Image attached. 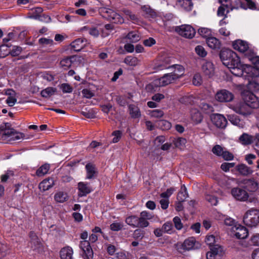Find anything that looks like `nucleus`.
Returning a JSON list of instances; mask_svg holds the SVG:
<instances>
[{"mask_svg":"<svg viewBox=\"0 0 259 259\" xmlns=\"http://www.w3.org/2000/svg\"><path fill=\"white\" fill-rule=\"evenodd\" d=\"M123 225L120 223H113L110 225V229L113 231H118L122 229Z\"/></svg>","mask_w":259,"mask_h":259,"instance_id":"obj_63","label":"nucleus"},{"mask_svg":"<svg viewBox=\"0 0 259 259\" xmlns=\"http://www.w3.org/2000/svg\"><path fill=\"white\" fill-rule=\"evenodd\" d=\"M57 90L56 88L53 87H48L41 92V95L44 98H49L55 94Z\"/></svg>","mask_w":259,"mask_h":259,"instance_id":"obj_37","label":"nucleus"},{"mask_svg":"<svg viewBox=\"0 0 259 259\" xmlns=\"http://www.w3.org/2000/svg\"><path fill=\"white\" fill-rule=\"evenodd\" d=\"M83 251V258L84 259H93L94 256L93 251L91 248V247H89L88 249H87Z\"/></svg>","mask_w":259,"mask_h":259,"instance_id":"obj_53","label":"nucleus"},{"mask_svg":"<svg viewBox=\"0 0 259 259\" xmlns=\"http://www.w3.org/2000/svg\"><path fill=\"white\" fill-rule=\"evenodd\" d=\"M50 169V165L48 163H46L41 165L39 168H38L36 171V176L38 177H41L48 173Z\"/></svg>","mask_w":259,"mask_h":259,"instance_id":"obj_39","label":"nucleus"},{"mask_svg":"<svg viewBox=\"0 0 259 259\" xmlns=\"http://www.w3.org/2000/svg\"><path fill=\"white\" fill-rule=\"evenodd\" d=\"M170 61L171 60L169 57H163L161 58L159 60V61L155 64L154 68L157 70L169 68L170 67L169 64L170 63Z\"/></svg>","mask_w":259,"mask_h":259,"instance_id":"obj_16","label":"nucleus"},{"mask_svg":"<svg viewBox=\"0 0 259 259\" xmlns=\"http://www.w3.org/2000/svg\"><path fill=\"white\" fill-rule=\"evenodd\" d=\"M82 32L86 31L91 35L94 37H98L99 35V30L95 27H89L88 26H84L81 29Z\"/></svg>","mask_w":259,"mask_h":259,"instance_id":"obj_35","label":"nucleus"},{"mask_svg":"<svg viewBox=\"0 0 259 259\" xmlns=\"http://www.w3.org/2000/svg\"><path fill=\"white\" fill-rule=\"evenodd\" d=\"M236 170L239 173L244 176H247L252 174V170L245 164H240L236 166Z\"/></svg>","mask_w":259,"mask_h":259,"instance_id":"obj_28","label":"nucleus"},{"mask_svg":"<svg viewBox=\"0 0 259 259\" xmlns=\"http://www.w3.org/2000/svg\"><path fill=\"white\" fill-rule=\"evenodd\" d=\"M211 120L217 127L219 128H225L227 124L226 118L220 114H213L211 116Z\"/></svg>","mask_w":259,"mask_h":259,"instance_id":"obj_12","label":"nucleus"},{"mask_svg":"<svg viewBox=\"0 0 259 259\" xmlns=\"http://www.w3.org/2000/svg\"><path fill=\"white\" fill-rule=\"evenodd\" d=\"M242 97L244 102L248 104L251 108H257L259 107V101L256 96L252 93L245 91L242 93Z\"/></svg>","mask_w":259,"mask_h":259,"instance_id":"obj_7","label":"nucleus"},{"mask_svg":"<svg viewBox=\"0 0 259 259\" xmlns=\"http://www.w3.org/2000/svg\"><path fill=\"white\" fill-rule=\"evenodd\" d=\"M191 117L195 123H199L202 120V116L200 112L196 109L191 110Z\"/></svg>","mask_w":259,"mask_h":259,"instance_id":"obj_31","label":"nucleus"},{"mask_svg":"<svg viewBox=\"0 0 259 259\" xmlns=\"http://www.w3.org/2000/svg\"><path fill=\"white\" fill-rule=\"evenodd\" d=\"M245 159L249 165L253 164V161L256 160V156L253 154H248L245 155Z\"/></svg>","mask_w":259,"mask_h":259,"instance_id":"obj_57","label":"nucleus"},{"mask_svg":"<svg viewBox=\"0 0 259 259\" xmlns=\"http://www.w3.org/2000/svg\"><path fill=\"white\" fill-rule=\"evenodd\" d=\"M252 109L253 108H251L248 104L244 102L239 104L235 107V111L237 113L245 115L250 114Z\"/></svg>","mask_w":259,"mask_h":259,"instance_id":"obj_17","label":"nucleus"},{"mask_svg":"<svg viewBox=\"0 0 259 259\" xmlns=\"http://www.w3.org/2000/svg\"><path fill=\"white\" fill-rule=\"evenodd\" d=\"M195 50L196 54L201 57H204L207 55L206 51L201 46H197Z\"/></svg>","mask_w":259,"mask_h":259,"instance_id":"obj_52","label":"nucleus"},{"mask_svg":"<svg viewBox=\"0 0 259 259\" xmlns=\"http://www.w3.org/2000/svg\"><path fill=\"white\" fill-rule=\"evenodd\" d=\"M173 222L175 224V228L178 230H181L183 228V225L181 222V219L178 217H175L173 219Z\"/></svg>","mask_w":259,"mask_h":259,"instance_id":"obj_56","label":"nucleus"},{"mask_svg":"<svg viewBox=\"0 0 259 259\" xmlns=\"http://www.w3.org/2000/svg\"><path fill=\"white\" fill-rule=\"evenodd\" d=\"M231 73L235 76H240L243 75V70L244 69V65L240 61L238 63L236 64L232 68H230Z\"/></svg>","mask_w":259,"mask_h":259,"instance_id":"obj_23","label":"nucleus"},{"mask_svg":"<svg viewBox=\"0 0 259 259\" xmlns=\"http://www.w3.org/2000/svg\"><path fill=\"white\" fill-rule=\"evenodd\" d=\"M243 183L245 185L246 188L249 191L254 192L258 189L257 183L253 180H244Z\"/></svg>","mask_w":259,"mask_h":259,"instance_id":"obj_26","label":"nucleus"},{"mask_svg":"<svg viewBox=\"0 0 259 259\" xmlns=\"http://www.w3.org/2000/svg\"><path fill=\"white\" fill-rule=\"evenodd\" d=\"M22 48L20 47L14 46L12 49L8 53L13 57L18 56L22 52Z\"/></svg>","mask_w":259,"mask_h":259,"instance_id":"obj_55","label":"nucleus"},{"mask_svg":"<svg viewBox=\"0 0 259 259\" xmlns=\"http://www.w3.org/2000/svg\"><path fill=\"white\" fill-rule=\"evenodd\" d=\"M187 196L188 195L186 192V188L184 186V189L181 188V190L178 193L177 199L180 202H183Z\"/></svg>","mask_w":259,"mask_h":259,"instance_id":"obj_46","label":"nucleus"},{"mask_svg":"<svg viewBox=\"0 0 259 259\" xmlns=\"http://www.w3.org/2000/svg\"><path fill=\"white\" fill-rule=\"evenodd\" d=\"M86 41L85 39L79 38L72 42L70 46L74 51L79 52L85 46Z\"/></svg>","mask_w":259,"mask_h":259,"instance_id":"obj_21","label":"nucleus"},{"mask_svg":"<svg viewBox=\"0 0 259 259\" xmlns=\"http://www.w3.org/2000/svg\"><path fill=\"white\" fill-rule=\"evenodd\" d=\"M253 137L247 134H243L239 138L240 142L244 145L250 144L253 142Z\"/></svg>","mask_w":259,"mask_h":259,"instance_id":"obj_33","label":"nucleus"},{"mask_svg":"<svg viewBox=\"0 0 259 259\" xmlns=\"http://www.w3.org/2000/svg\"><path fill=\"white\" fill-rule=\"evenodd\" d=\"M216 241L215 236L213 235H207L206 237L205 242L210 246V247H211L215 245Z\"/></svg>","mask_w":259,"mask_h":259,"instance_id":"obj_49","label":"nucleus"},{"mask_svg":"<svg viewBox=\"0 0 259 259\" xmlns=\"http://www.w3.org/2000/svg\"><path fill=\"white\" fill-rule=\"evenodd\" d=\"M215 98L220 102H228L233 100L234 95L228 90H221L216 93Z\"/></svg>","mask_w":259,"mask_h":259,"instance_id":"obj_8","label":"nucleus"},{"mask_svg":"<svg viewBox=\"0 0 259 259\" xmlns=\"http://www.w3.org/2000/svg\"><path fill=\"white\" fill-rule=\"evenodd\" d=\"M68 196L66 193L63 192H59L55 194L54 196L55 200L59 203H63L67 201Z\"/></svg>","mask_w":259,"mask_h":259,"instance_id":"obj_34","label":"nucleus"},{"mask_svg":"<svg viewBox=\"0 0 259 259\" xmlns=\"http://www.w3.org/2000/svg\"><path fill=\"white\" fill-rule=\"evenodd\" d=\"M229 12L227 5L222 4L218 10L217 14L219 16L226 17V15Z\"/></svg>","mask_w":259,"mask_h":259,"instance_id":"obj_42","label":"nucleus"},{"mask_svg":"<svg viewBox=\"0 0 259 259\" xmlns=\"http://www.w3.org/2000/svg\"><path fill=\"white\" fill-rule=\"evenodd\" d=\"M232 231L234 233V235L238 239L246 238L248 234L247 229L241 225H235L232 228Z\"/></svg>","mask_w":259,"mask_h":259,"instance_id":"obj_14","label":"nucleus"},{"mask_svg":"<svg viewBox=\"0 0 259 259\" xmlns=\"http://www.w3.org/2000/svg\"><path fill=\"white\" fill-rule=\"evenodd\" d=\"M74 58V56H70L62 59L60 62L61 67L65 70L69 68L73 62L72 59Z\"/></svg>","mask_w":259,"mask_h":259,"instance_id":"obj_30","label":"nucleus"},{"mask_svg":"<svg viewBox=\"0 0 259 259\" xmlns=\"http://www.w3.org/2000/svg\"><path fill=\"white\" fill-rule=\"evenodd\" d=\"M2 127V139L7 143L12 144L15 141L22 139L24 136L23 134L17 132L14 128H10L9 123H5Z\"/></svg>","mask_w":259,"mask_h":259,"instance_id":"obj_1","label":"nucleus"},{"mask_svg":"<svg viewBox=\"0 0 259 259\" xmlns=\"http://www.w3.org/2000/svg\"><path fill=\"white\" fill-rule=\"evenodd\" d=\"M162 230L164 233L171 234L174 232L172 223L171 222H166L162 226Z\"/></svg>","mask_w":259,"mask_h":259,"instance_id":"obj_38","label":"nucleus"},{"mask_svg":"<svg viewBox=\"0 0 259 259\" xmlns=\"http://www.w3.org/2000/svg\"><path fill=\"white\" fill-rule=\"evenodd\" d=\"M137 227L140 228H145L148 226L149 223L146 219H144L142 217H138Z\"/></svg>","mask_w":259,"mask_h":259,"instance_id":"obj_51","label":"nucleus"},{"mask_svg":"<svg viewBox=\"0 0 259 259\" xmlns=\"http://www.w3.org/2000/svg\"><path fill=\"white\" fill-rule=\"evenodd\" d=\"M143 15L148 18H154L157 16L156 12L148 6L142 7Z\"/></svg>","mask_w":259,"mask_h":259,"instance_id":"obj_25","label":"nucleus"},{"mask_svg":"<svg viewBox=\"0 0 259 259\" xmlns=\"http://www.w3.org/2000/svg\"><path fill=\"white\" fill-rule=\"evenodd\" d=\"M233 48L240 52L245 53L247 51L249 47L246 41L237 40L233 42Z\"/></svg>","mask_w":259,"mask_h":259,"instance_id":"obj_20","label":"nucleus"},{"mask_svg":"<svg viewBox=\"0 0 259 259\" xmlns=\"http://www.w3.org/2000/svg\"><path fill=\"white\" fill-rule=\"evenodd\" d=\"M173 73H167L164 74L162 77L155 81V84L157 85L163 87L166 86L170 83H173L178 78Z\"/></svg>","mask_w":259,"mask_h":259,"instance_id":"obj_9","label":"nucleus"},{"mask_svg":"<svg viewBox=\"0 0 259 259\" xmlns=\"http://www.w3.org/2000/svg\"><path fill=\"white\" fill-rule=\"evenodd\" d=\"M30 239L29 243V246L33 250H38L41 246V243L36 234L31 231L29 233Z\"/></svg>","mask_w":259,"mask_h":259,"instance_id":"obj_15","label":"nucleus"},{"mask_svg":"<svg viewBox=\"0 0 259 259\" xmlns=\"http://www.w3.org/2000/svg\"><path fill=\"white\" fill-rule=\"evenodd\" d=\"M163 114V112L159 109L153 110L150 113V115L152 117L156 118L161 117Z\"/></svg>","mask_w":259,"mask_h":259,"instance_id":"obj_62","label":"nucleus"},{"mask_svg":"<svg viewBox=\"0 0 259 259\" xmlns=\"http://www.w3.org/2000/svg\"><path fill=\"white\" fill-rule=\"evenodd\" d=\"M100 13L103 17L112 23L122 24L124 22L122 17L111 9L103 8L100 10Z\"/></svg>","mask_w":259,"mask_h":259,"instance_id":"obj_5","label":"nucleus"},{"mask_svg":"<svg viewBox=\"0 0 259 259\" xmlns=\"http://www.w3.org/2000/svg\"><path fill=\"white\" fill-rule=\"evenodd\" d=\"M158 125L163 130H168L171 127V123L169 122L164 120L159 121Z\"/></svg>","mask_w":259,"mask_h":259,"instance_id":"obj_58","label":"nucleus"},{"mask_svg":"<svg viewBox=\"0 0 259 259\" xmlns=\"http://www.w3.org/2000/svg\"><path fill=\"white\" fill-rule=\"evenodd\" d=\"M224 151L223 148L219 145H215L212 149V153L218 156H221Z\"/></svg>","mask_w":259,"mask_h":259,"instance_id":"obj_48","label":"nucleus"},{"mask_svg":"<svg viewBox=\"0 0 259 259\" xmlns=\"http://www.w3.org/2000/svg\"><path fill=\"white\" fill-rule=\"evenodd\" d=\"M200 106L202 110L206 113L209 114L214 111L213 107L209 104L205 102H202Z\"/></svg>","mask_w":259,"mask_h":259,"instance_id":"obj_43","label":"nucleus"},{"mask_svg":"<svg viewBox=\"0 0 259 259\" xmlns=\"http://www.w3.org/2000/svg\"><path fill=\"white\" fill-rule=\"evenodd\" d=\"M219 56L223 64L228 68H232L240 61L237 55L231 50H222Z\"/></svg>","mask_w":259,"mask_h":259,"instance_id":"obj_2","label":"nucleus"},{"mask_svg":"<svg viewBox=\"0 0 259 259\" xmlns=\"http://www.w3.org/2000/svg\"><path fill=\"white\" fill-rule=\"evenodd\" d=\"M235 166V163L224 162L221 165V168L225 171L227 172L229 170L230 168Z\"/></svg>","mask_w":259,"mask_h":259,"instance_id":"obj_61","label":"nucleus"},{"mask_svg":"<svg viewBox=\"0 0 259 259\" xmlns=\"http://www.w3.org/2000/svg\"><path fill=\"white\" fill-rule=\"evenodd\" d=\"M199 247L200 244L196 242L195 238L192 237L185 239L183 242H179L176 244L177 250L180 253L197 249Z\"/></svg>","mask_w":259,"mask_h":259,"instance_id":"obj_4","label":"nucleus"},{"mask_svg":"<svg viewBox=\"0 0 259 259\" xmlns=\"http://www.w3.org/2000/svg\"><path fill=\"white\" fill-rule=\"evenodd\" d=\"M138 217L136 215L130 216L125 219V222L128 225L131 226L137 227L138 222Z\"/></svg>","mask_w":259,"mask_h":259,"instance_id":"obj_44","label":"nucleus"},{"mask_svg":"<svg viewBox=\"0 0 259 259\" xmlns=\"http://www.w3.org/2000/svg\"><path fill=\"white\" fill-rule=\"evenodd\" d=\"M172 67H174L175 70L172 73L179 79L184 74V68L182 66L177 64L173 65Z\"/></svg>","mask_w":259,"mask_h":259,"instance_id":"obj_40","label":"nucleus"},{"mask_svg":"<svg viewBox=\"0 0 259 259\" xmlns=\"http://www.w3.org/2000/svg\"><path fill=\"white\" fill-rule=\"evenodd\" d=\"M177 5L186 11H191L193 7L191 0H178Z\"/></svg>","mask_w":259,"mask_h":259,"instance_id":"obj_29","label":"nucleus"},{"mask_svg":"<svg viewBox=\"0 0 259 259\" xmlns=\"http://www.w3.org/2000/svg\"><path fill=\"white\" fill-rule=\"evenodd\" d=\"M231 194L235 199L241 201H245L248 198L247 192L245 190L239 187L232 188Z\"/></svg>","mask_w":259,"mask_h":259,"instance_id":"obj_11","label":"nucleus"},{"mask_svg":"<svg viewBox=\"0 0 259 259\" xmlns=\"http://www.w3.org/2000/svg\"><path fill=\"white\" fill-rule=\"evenodd\" d=\"M78 188L79 190L78 195L81 197L86 196L92 191V187L90 185L84 182H79L78 184Z\"/></svg>","mask_w":259,"mask_h":259,"instance_id":"obj_18","label":"nucleus"},{"mask_svg":"<svg viewBox=\"0 0 259 259\" xmlns=\"http://www.w3.org/2000/svg\"><path fill=\"white\" fill-rule=\"evenodd\" d=\"M54 185V181L52 178H49L43 180L39 185V188L45 191L51 188Z\"/></svg>","mask_w":259,"mask_h":259,"instance_id":"obj_24","label":"nucleus"},{"mask_svg":"<svg viewBox=\"0 0 259 259\" xmlns=\"http://www.w3.org/2000/svg\"><path fill=\"white\" fill-rule=\"evenodd\" d=\"M175 31L181 36L189 39L193 38L196 33L195 29L190 25L176 26Z\"/></svg>","mask_w":259,"mask_h":259,"instance_id":"obj_6","label":"nucleus"},{"mask_svg":"<svg viewBox=\"0 0 259 259\" xmlns=\"http://www.w3.org/2000/svg\"><path fill=\"white\" fill-rule=\"evenodd\" d=\"M85 169L87 170V179H93L97 177L98 171L95 165L92 163H88L85 165Z\"/></svg>","mask_w":259,"mask_h":259,"instance_id":"obj_19","label":"nucleus"},{"mask_svg":"<svg viewBox=\"0 0 259 259\" xmlns=\"http://www.w3.org/2000/svg\"><path fill=\"white\" fill-rule=\"evenodd\" d=\"M244 224L248 227H256L259 224V210L251 208L247 210L243 216Z\"/></svg>","mask_w":259,"mask_h":259,"instance_id":"obj_3","label":"nucleus"},{"mask_svg":"<svg viewBox=\"0 0 259 259\" xmlns=\"http://www.w3.org/2000/svg\"><path fill=\"white\" fill-rule=\"evenodd\" d=\"M202 82V80L200 74L198 73L195 74L193 77V84L195 85H200Z\"/></svg>","mask_w":259,"mask_h":259,"instance_id":"obj_54","label":"nucleus"},{"mask_svg":"<svg viewBox=\"0 0 259 259\" xmlns=\"http://www.w3.org/2000/svg\"><path fill=\"white\" fill-rule=\"evenodd\" d=\"M123 12L126 16L129 17L130 19L134 23H138L140 22V20L138 17L132 13L130 10L125 9L123 10Z\"/></svg>","mask_w":259,"mask_h":259,"instance_id":"obj_45","label":"nucleus"},{"mask_svg":"<svg viewBox=\"0 0 259 259\" xmlns=\"http://www.w3.org/2000/svg\"><path fill=\"white\" fill-rule=\"evenodd\" d=\"M201 68L204 75L207 77L211 78L214 75V68L211 62L205 61L202 64Z\"/></svg>","mask_w":259,"mask_h":259,"instance_id":"obj_13","label":"nucleus"},{"mask_svg":"<svg viewBox=\"0 0 259 259\" xmlns=\"http://www.w3.org/2000/svg\"><path fill=\"white\" fill-rule=\"evenodd\" d=\"M206 44L208 46L212 49L220 48L221 42L220 40L214 37H208L206 38Z\"/></svg>","mask_w":259,"mask_h":259,"instance_id":"obj_27","label":"nucleus"},{"mask_svg":"<svg viewBox=\"0 0 259 259\" xmlns=\"http://www.w3.org/2000/svg\"><path fill=\"white\" fill-rule=\"evenodd\" d=\"M126 38L129 39L131 42L135 43L140 39L139 33L136 31H131L126 36Z\"/></svg>","mask_w":259,"mask_h":259,"instance_id":"obj_36","label":"nucleus"},{"mask_svg":"<svg viewBox=\"0 0 259 259\" xmlns=\"http://www.w3.org/2000/svg\"><path fill=\"white\" fill-rule=\"evenodd\" d=\"M61 89L64 93H70L72 92V88L68 83H62Z\"/></svg>","mask_w":259,"mask_h":259,"instance_id":"obj_60","label":"nucleus"},{"mask_svg":"<svg viewBox=\"0 0 259 259\" xmlns=\"http://www.w3.org/2000/svg\"><path fill=\"white\" fill-rule=\"evenodd\" d=\"M198 33L203 37H208L211 34V31L207 28H199Z\"/></svg>","mask_w":259,"mask_h":259,"instance_id":"obj_50","label":"nucleus"},{"mask_svg":"<svg viewBox=\"0 0 259 259\" xmlns=\"http://www.w3.org/2000/svg\"><path fill=\"white\" fill-rule=\"evenodd\" d=\"M241 7L245 9H250L254 10L256 9V5L254 2L251 0H243L241 2Z\"/></svg>","mask_w":259,"mask_h":259,"instance_id":"obj_41","label":"nucleus"},{"mask_svg":"<svg viewBox=\"0 0 259 259\" xmlns=\"http://www.w3.org/2000/svg\"><path fill=\"white\" fill-rule=\"evenodd\" d=\"M73 251L71 247H65L60 251V256L61 259H73Z\"/></svg>","mask_w":259,"mask_h":259,"instance_id":"obj_22","label":"nucleus"},{"mask_svg":"<svg viewBox=\"0 0 259 259\" xmlns=\"http://www.w3.org/2000/svg\"><path fill=\"white\" fill-rule=\"evenodd\" d=\"M129 113L132 118H137L141 116V113L139 108L134 105L130 104L128 106Z\"/></svg>","mask_w":259,"mask_h":259,"instance_id":"obj_32","label":"nucleus"},{"mask_svg":"<svg viewBox=\"0 0 259 259\" xmlns=\"http://www.w3.org/2000/svg\"><path fill=\"white\" fill-rule=\"evenodd\" d=\"M224 253V248L220 245L215 244L210 248L206 253L207 259H215L217 256H222Z\"/></svg>","mask_w":259,"mask_h":259,"instance_id":"obj_10","label":"nucleus"},{"mask_svg":"<svg viewBox=\"0 0 259 259\" xmlns=\"http://www.w3.org/2000/svg\"><path fill=\"white\" fill-rule=\"evenodd\" d=\"M138 59L133 56H127L124 60V62L130 66H135L138 64Z\"/></svg>","mask_w":259,"mask_h":259,"instance_id":"obj_47","label":"nucleus"},{"mask_svg":"<svg viewBox=\"0 0 259 259\" xmlns=\"http://www.w3.org/2000/svg\"><path fill=\"white\" fill-rule=\"evenodd\" d=\"M225 160H231L233 159L234 156L232 153L231 152L224 150L222 156H221Z\"/></svg>","mask_w":259,"mask_h":259,"instance_id":"obj_64","label":"nucleus"},{"mask_svg":"<svg viewBox=\"0 0 259 259\" xmlns=\"http://www.w3.org/2000/svg\"><path fill=\"white\" fill-rule=\"evenodd\" d=\"M205 199L211 205H216L218 203V199L217 197L214 196L206 195L205 196Z\"/></svg>","mask_w":259,"mask_h":259,"instance_id":"obj_59","label":"nucleus"}]
</instances>
